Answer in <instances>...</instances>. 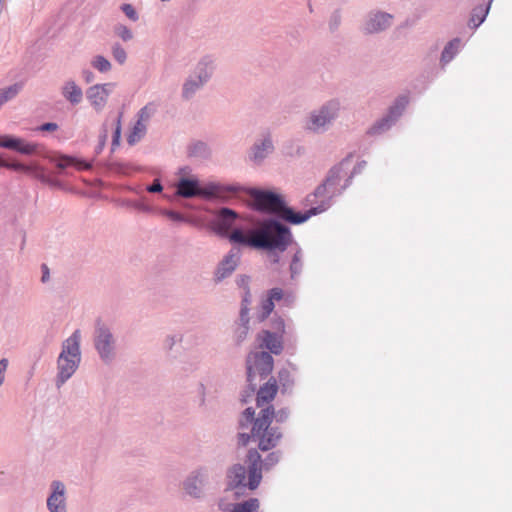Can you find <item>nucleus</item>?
<instances>
[{
  "label": "nucleus",
  "mask_w": 512,
  "mask_h": 512,
  "mask_svg": "<svg viewBox=\"0 0 512 512\" xmlns=\"http://www.w3.org/2000/svg\"><path fill=\"white\" fill-rule=\"evenodd\" d=\"M278 381L283 393L291 390L294 384L290 371L285 368L278 372Z\"/></svg>",
  "instance_id": "nucleus-36"
},
{
  "label": "nucleus",
  "mask_w": 512,
  "mask_h": 512,
  "mask_svg": "<svg viewBox=\"0 0 512 512\" xmlns=\"http://www.w3.org/2000/svg\"><path fill=\"white\" fill-rule=\"evenodd\" d=\"M264 409L272 410V415L270 416L271 422L275 419L277 423H285L289 419L290 409L287 407L280 408L276 411L272 405H268Z\"/></svg>",
  "instance_id": "nucleus-37"
},
{
  "label": "nucleus",
  "mask_w": 512,
  "mask_h": 512,
  "mask_svg": "<svg viewBox=\"0 0 512 512\" xmlns=\"http://www.w3.org/2000/svg\"><path fill=\"white\" fill-rule=\"evenodd\" d=\"M267 298L271 299L272 302L279 301L283 298V290L281 288L274 287L268 291Z\"/></svg>",
  "instance_id": "nucleus-57"
},
{
  "label": "nucleus",
  "mask_w": 512,
  "mask_h": 512,
  "mask_svg": "<svg viewBox=\"0 0 512 512\" xmlns=\"http://www.w3.org/2000/svg\"><path fill=\"white\" fill-rule=\"evenodd\" d=\"M81 332L76 329L62 344V351L57 359L56 386L60 388L76 372L81 361Z\"/></svg>",
  "instance_id": "nucleus-3"
},
{
  "label": "nucleus",
  "mask_w": 512,
  "mask_h": 512,
  "mask_svg": "<svg viewBox=\"0 0 512 512\" xmlns=\"http://www.w3.org/2000/svg\"><path fill=\"white\" fill-rule=\"evenodd\" d=\"M0 148L8 149L22 155H34L38 152L36 143L27 142L23 138L11 135H0Z\"/></svg>",
  "instance_id": "nucleus-12"
},
{
  "label": "nucleus",
  "mask_w": 512,
  "mask_h": 512,
  "mask_svg": "<svg viewBox=\"0 0 512 512\" xmlns=\"http://www.w3.org/2000/svg\"><path fill=\"white\" fill-rule=\"evenodd\" d=\"M163 214L167 216L170 220L175 222H184L186 221V217L180 212L174 210H164Z\"/></svg>",
  "instance_id": "nucleus-55"
},
{
  "label": "nucleus",
  "mask_w": 512,
  "mask_h": 512,
  "mask_svg": "<svg viewBox=\"0 0 512 512\" xmlns=\"http://www.w3.org/2000/svg\"><path fill=\"white\" fill-rule=\"evenodd\" d=\"M354 157V153H349L345 158H343L339 163L335 164L331 167L323 180L332 191H337L336 187L341 180V175L343 172V168L345 165L349 164Z\"/></svg>",
  "instance_id": "nucleus-23"
},
{
  "label": "nucleus",
  "mask_w": 512,
  "mask_h": 512,
  "mask_svg": "<svg viewBox=\"0 0 512 512\" xmlns=\"http://www.w3.org/2000/svg\"><path fill=\"white\" fill-rule=\"evenodd\" d=\"M266 252L268 253L272 264H280L281 257L279 255V253H282L281 251L274 250V251H266Z\"/></svg>",
  "instance_id": "nucleus-64"
},
{
  "label": "nucleus",
  "mask_w": 512,
  "mask_h": 512,
  "mask_svg": "<svg viewBox=\"0 0 512 512\" xmlns=\"http://www.w3.org/2000/svg\"><path fill=\"white\" fill-rule=\"evenodd\" d=\"M210 474V468L207 466H199L192 470L182 483L185 493L193 499H203L205 489L210 484Z\"/></svg>",
  "instance_id": "nucleus-8"
},
{
  "label": "nucleus",
  "mask_w": 512,
  "mask_h": 512,
  "mask_svg": "<svg viewBox=\"0 0 512 512\" xmlns=\"http://www.w3.org/2000/svg\"><path fill=\"white\" fill-rule=\"evenodd\" d=\"M393 15L383 11H371L362 25L364 34H378L391 27Z\"/></svg>",
  "instance_id": "nucleus-11"
},
{
  "label": "nucleus",
  "mask_w": 512,
  "mask_h": 512,
  "mask_svg": "<svg viewBox=\"0 0 512 512\" xmlns=\"http://www.w3.org/2000/svg\"><path fill=\"white\" fill-rule=\"evenodd\" d=\"M49 161L55 165L59 174L64 173V171L72 166L73 157L67 155H60L58 157H49Z\"/></svg>",
  "instance_id": "nucleus-35"
},
{
  "label": "nucleus",
  "mask_w": 512,
  "mask_h": 512,
  "mask_svg": "<svg viewBox=\"0 0 512 512\" xmlns=\"http://www.w3.org/2000/svg\"><path fill=\"white\" fill-rule=\"evenodd\" d=\"M215 69V58L212 55H205L200 58L190 75L198 79L199 83L207 84L212 78Z\"/></svg>",
  "instance_id": "nucleus-17"
},
{
  "label": "nucleus",
  "mask_w": 512,
  "mask_h": 512,
  "mask_svg": "<svg viewBox=\"0 0 512 512\" xmlns=\"http://www.w3.org/2000/svg\"><path fill=\"white\" fill-rule=\"evenodd\" d=\"M245 187L240 183L202 182L196 176H183L175 184V194L184 199L229 202L241 198Z\"/></svg>",
  "instance_id": "nucleus-2"
},
{
  "label": "nucleus",
  "mask_w": 512,
  "mask_h": 512,
  "mask_svg": "<svg viewBox=\"0 0 512 512\" xmlns=\"http://www.w3.org/2000/svg\"><path fill=\"white\" fill-rule=\"evenodd\" d=\"M146 130L147 128L145 123H141V121H136V123L134 124V126L132 127L131 131L127 136L128 144L132 146L139 142L146 134Z\"/></svg>",
  "instance_id": "nucleus-33"
},
{
  "label": "nucleus",
  "mask_w": 512,
  "mask_h": 512,
  "mask_svg": "<svg viewBox=\"0 0 512 512\" xmlns=\"http://www.w3.org/2000/svg\"><path fill=\"white\" fill-rule=\"evenodd\" d=\"M121 118L122 114L120 113L115 121V128L112 135V146H118L121 139Z\"/></svg>",
  "instance_id": "nucleus-50"
},
{
  "label": "nucleus",
  "mask_w": 512,
  "mask_h": 512,
  "mask_svg": "<svg viewBox=\"0 0 512 512\" xmlns=\"http://www.w3.org/2000/svg\"><path fill=\"white\" fill-rule=\"evenodd\" d=\"M342 22L341 10L336 9L332 12L329 18L328 27L331 33H334L338 30Z\"/></svg>",
  "instance_id": "nucleus-42"
},
{
  "label": "nucleus",
  "mask_w": 512,
  "mask_h": 512,
  "mask_svg": "<svg viewBox=\"0 0 512 512\" xmlns=\"http://www.w3.org/2000/svg\"><path fill=\"white\" fill-rule=\"evenodd\" d=\"M290 252L292 253L289 262V272L291 279L299 277L304 267V251L295 240L291 246H289Z\"/></svg>",
  "instance_id": "nucleus-21"
},
{
  "label": "nucleus",
  "mask_w": 512,
  "mask_h": 512,
  "mask_svg": "<svg viewBox=\"0 0 512 512\" xmlns=\"http://www.w3.org/2000/svg\"><path fill=\"white\" fill-rule=\"evenodd\" d=\"M258 420V416L255 417V410L253 407H247L242 413L239 418L238 426L239 429L245 430L248 429L250 426H255L256 421Z\"/></svg>",
  "instance_id": "nucleus-31"
},
{
  "label": "nucleus",
  "mask_w": 512,
  "mask_h": 512,
  "mask_svg": "<svg viewBox=\"0 0 512 512\" xmlns=\"http://www.w3.org/2000/svg\"><path fill=\"white\" fill-rule=\"evenodd\" d=\"M270 327V330L274 333H278V335L283 336V334L285 333V322L283 318H281L280 316L275 315L274 317L271 318Z\"/></svg>",
  "instance_id": "nucleus-44"
},
{
  "label": "nucleus",
  "mask_w": 512,
  "mask_h": 512,
  "mask_svg": "<svg viewBox=\"0 0 512 512\" xmlns=\"http://www.w3.org/2000/svg\"><path fill=\"white\" fill-rule=\"evenodd\" d=\"M153 112H154V110L149 105L144 106L138 112V120L137 121H141V123H145L146 121H148L151 118Z\"/></svg>",
  "instance_id": "nucleus-53"
},
{
  "label": "nucleus",
  "mask_w": 512,
  "mask_h": 512,
  "mask_svg": "<svg viewBox=\"0 0 512 512\" xmlns=\"http://www.w3.org/2000/svg\"><path fill=\"white\" fill-rule=\"evenodd\" d=\"M280 458V451L271 452L265 457L264 460H262V467H264L265 470H269L280 461Z\"/></svg>",
  "instance_id": "nucleus-43"
},
{
  "label": "nucleus",
  "mask_w": 512,
  "mask_h": 512,
  "mask_svg": "<svg viewBox=\"0 0 512 512\" xmlns=\"http://www.w3.org/2000/svg\"><path fill=\"white\" fill-rule=\"evenodd\" d=\"M340 110L338 100H330L319 109L313 110L306 122L305 128L314 133H323L328 126L337 118Z\"/></svg>",
  "instance_id": "nucleus-6"
},
{
  "label": "nucleus",
  "mask_w": 512,
  "mask_h": 512,
  "mask_svg": "<svg viewBox=\"0 0 512 512\" xmlns=\"http://www.w3.org/2000/svg\"><path fill=\"white\" fill-rule=\"evenodd\" d=\"M274 367V359L269 352H251L246 359V376L247 382H251V379L256 381V376L260 377V380L266 379Z\"/></svg>",
  "instance_id": "nucleus-7"
},
{
  "label": "nucleus",
  "mask_w": 512,
  "mask_h": 512,
  "mask_svg": "<svg viewBox=\"0 0 512 512\" xmlns=\"http://www.w3.org/2000/svg\"><path fill=\"white\" fill-rule=\"evenodd\" d=\"M92 340L99 359L104 364H111L117 356V337L112 327L100 317L95 320Z\"/></svg>",
  "instance_id": "nucleus-4"
},
{
  "label": "nucleus",
  "mask_w": 512,
  "mask_h": 512,
  "mask_svg": "<svg viewBox=\"0 0 512 512\" xmlns=\"http://www.w3.org/2000/svg\"><path fill=\"white\" fill-rule=\"evenodd\" d=\"M239 262L238 253L231 250L218 264L214 273V282L220 283L229 277L237 268Z\"/></svg>",
  "instance_id": "nucleus-19"
},
{
  "label": "nucleus",
  "mask_w": 512,
  "mask_h": 512,
  "mask_svg": "<svg viewBox=\"0 0 512 512\" xmlns=\"http://www.w3.org/2000/svg\"><path fill=\"white\" fill-rule=\"evenodd\" d=\"M248 217H243L235 210L229 207H221L218 209L213 220V226L215 231L222 237H226L230 241L231 234L242 227H236V223L239 220L246 221Z\"/></svg>",
  "instance_id": "nucleus-9"
},
{
  "label": "nucleus",
  "mask_w": 512,
  "mask_h": 512,
  "mask_svg": "<svg viewBox=\"0 0 512 512\" xmlns=\"http://www.w3.org/2000/svg\"><path fill=\"white\" fill-rule=\"evenodd\" d=\"M120 205L123 207H127V208H134L139 211L146 212V213H149L153 210V208L151 206H149L148 204H145V203H143L141 201H137V200H131V199L122 200Z\"/></svg>",
  "instance_id": "nucleus-39"
},
{
  "label": "nucleus",
  "mask_w": 512,
  "mask_h": 512,
  "mask_svg": "<svg viewBox=\"0 0 512 512\" xmlns=\"http://www.w3.org/2000/svg\"><path fill=\"white\" fill-rule=\"evenodd\" d=\"M114 32L118 37H120L125 42L130 41L133 38L132 31L126 25L123 24H117L114 27Z\"/></svg>",
  "instance_id": "nucleus-48"
},
{
  "label": "nucleus",
  "mask_w": 512,
  "mask_h": 512,
  "mask_svg": "<svg viewBox=\"0 0 512 512\" xmlns=\"http://www.w3.org/2000/svg\"><path fill=\"white\" fill-rule=\"evenodd\" d=\"M187 153L189 157L206 160L211 156V149L207 143L195 141L188 146Z\"/></svg>",
  "instance_id": "nucleus-27"
},
{
  "label": "nucleus",
  "mask_w": 512,
  "mask_h": 512,
  "mask_svg": "<svg viewBox=\"0 0 512 512\" xmlns=\"http://www.w3.org/2000/svg\"><path fill=\"white\" fill-rule=\"evenodd\" d=\"M394 123L388 119L386 116H383L381 119L377 120L368 130L367 135L369 136H378L388 131Z\"/></svg>",
  "instance_id": "nucleus-30"
},
{
  "label": "nucleus",
  "mask_w": 512,
  "mask_h": 512,
  "mask_svg": "<svg viewBox=\"0 0 512 512\" xmlns=\"http://www.w3.org/2000/svg\"><path fill=\"white\" fill-rule=\"evenodd\" d=\"M356 175H353V173L351 172L350 175L346 178L343 186L337 190V191H332V193L325 199H329L330 200V205L332 204V198L334 196H337V195H341L343 191H345L351 184H352V181H353V178L355 177Z\"/></svg>",
  "instance_id": "nucleus-51"
},
{
  "label": "nucleus",
  "mask_w": 512,
  "mask_h": 512,
  "mask_svg": "<svg viewBox=\"0 0 512 512\" xmlns=\"http://www.w3.org/2000/svg\"><path fill=\"white\" fill-rule=\"evenodd\" d=\"M259 348L266 349L271 355H280L283 351V336L271 330L263 329L257 334Z\"/></svg>",
  "instance_id": "nucleus-15"
},
{
  "label": "nucleus",
  "mask_w": 512,
  "mask_h": 512,
  "mask_svg": "<svg viewBox=\"0 0 512 512\" xmlns=\"http://www.w3.org/2000/svg\"><path fill=\"white\" fill-rule=\"evenodd\" d=\"M22 83H14L6 88L0 89V106L14 99L22 90Z\"/></svg>",
  "instance_id": "nucleus-32"
},
{
  "label": "nucleus",
  "mask_w": 512,
  "mask_h": 512,
  "mask_svg": "<svg viewBox=\"0 0 512 512\" xmlns=\"http://www.w3.org/2000/svg\"><path fill=\"white\" fill-rule=\"evenodd\" d=\"M493 0H488L486 4L475 6L470 14L469 27L477 29L486 19Z\"/></svg>",
  "instance_id": "nucleus-24"
},
{
  "label": "nucleus",
  "mask_w": 512,
  "mask_h": 512,
  "mask_svg": "<svg viewBox=\"0 0 512 512\" xmlns=\"http://www.w3.org/2000/svg\"><path fill=\"white\" fill-rule=\"evenodd\" d=\"M331 193L332 189L329 188V186L324 181H322V183H320L313 192L316 198H322L317 206H319L321 202L324 199H326Z\"/></svg>",
  "instance_id": "nucleus-47"
},
{
  "label": "nucleus",
  "mask_w": 512,
  "mask_h": 512,
  "mask_svg": "<svg viewBox=\"0 0 512 512\" xmlns=\"http://www.w3.org/2000/svg\"><path fill=\"white\" fill-rule=\"evenodd\" d=\"M58 129V124L55 122H45L39 125L36 130L41 132H52Z\"/></svg>",
  "instance_id": "nucleus-59"
},
{
  "label": "nucleus",
  "mask_w": 512,
  "mask_h": 512,
  "mask_svg": "<svg viewBox=\"0 0 512 512\" xmlns=\"http://www.w3.org/2000/svg\"><path fill=\"white\" fill-rule=\"evenodd\" d=\"M198 394H199V406L203 407L206 402V388L204 384L200 383L198 386Z\"/></svg>",
  "instance_id": "nucleus-63"
},
{
  "label": "nucleus",
  "mask_w": 512,
  "mask_h": 512,
  "mask_svg": "<svg viewBox=\"0 0 512 512\" xmlns=\"http://www.w3.org/2000/svg\"><path fill=\"white\" fill-rule=\"evenodd\" d=\"M247 383V387L240 393V401L243 404H247L257 390V382L255 380L251 379V382Z\"/></svg>",
  "instance_id": "nucleus-41"
},
{
  "label": "nucleus",
  "mask_w": 512,
  "mask_h": 512,
  "mask_svg": "<svg viewBox=\"0 0 512 512\" xmlns=\"http://www.w3.org/2000/svg\"><path fill=\"white\" fill-rule=\"evenodd\" d=\"M114 88L115 83L109 82L104 84H96L87 89V99L90 101V104L97 112L101 111L105 107L107 99Z\"/></svg>",
  "instance_id": "nucleus-13"
},
{
  "label": "nucleus",
  "mask_w": 512,
  "mask_h": 512,
  "mask_svg": "<svg viewBox=\"0 0 512 512\" xmlns=\"http://www.w3.org/2000/svg\"><path fill=\"white\" fill-rule=\"evenodd\" d=\"M206 84L199 83L198 79L189 74L182 85L181 96L184 100H190L194 95L201 90Z\"/></svg>",
  "instance_id": "nucleus-28"
},
{
  "label": "nucleus",
  "mask_w": 512,
  "mask_h": 512,
  "mask_svg": "<svg viewBox=\"0 0 512 512\" xmlns=\"http://www.w3.org/2000/svg\"><path fill=\"white\" fill-rule=\"evenodd\" d=\"M63 97L72 105L79 104L83 99L82 89L73 81H67L62 87Z\"/></svg>",
  "instance_id": "nucleus-25"
},
{
  "label": "nucleus",
  "mask_w": 512,
  "mask_h": 512,
  "mask_svg": "<svg viewBox=\"0 0 512 512\" xmlns=\"http://www.w3.org/2000/svg\"><path fill=\"white\" fill-rule=\"evenodd\" d=\"M275 307V304L274 302L271 301V299H264L261 303V310L260 312L258 313V320L260 322H263L264 320H266L269 315L272 313L273 309Z\"/></svg>",
  "instance_id": "nucleus-40"
},
{
  "label": "nucleus",
  "mask_w": 512,
  "mask_h": 512,
  "mask_svg": "<svg viewBox=\"0 0 512 512\" xmlns=\"http://www.w3.org/2000/svg\"><path fill=\"white\" fill-rule=\"evenodd\" d=\"M237 438H238V445L239 446H246V445H248L249 441L251 439H253L252 430L250 431V433H246V432L238 433Z\"/></svg>",
  "instance_id": "nucleus-60"
},
{
  "label": "nucleus",
  "mask_w": 512,
  "mask_h": 512,
  "mask_svg": "<svg viewBox=\"0 0 512 512\" xmlns=\"http://www.w3.org/2000/svg\"><path fill=\"white\" fill-rule=\"evenodd\" d=\"M259 500L257 498H249L248 500L233 505L231 512H258Z\"/></svg>",
  "instance_id": "nucleus-34"
},
{
  "label": "nucleus",
  "mask_w": 512,
  "mask_h": 512,
  "mask_svg": "<svg viewBox=\"0 0 512 512\" xmlns=\"http://www.w3.org/2000/svg\"><path fill=\"white\" fill-rule=\"evenodd\" d=\"M242 194L251 198L250 206L253 210L266 216H250L246 220L254 227L248 233L244 229L235 230L230 236V242L262 251L285 252L294 242V236L287 224H303L330 207V200L327 199L319 206L301 212L289 206L282 194L272 190L245 187Z\"/></svg>",
  "instance_id": "nucleus-1"
},
{
  "label": "nucleus",
  "mask_w": 512,
  "mask_h": 512,
  "mask_svg": "<svg viewBox=\"0 0 512 512\" xmlns=\"http://www.w3.org/2000/svg\"><path fill=\"white\" fill-rule=\"evenodd\" d=\"M181 340L180 335H168L165 340L166 347L171 350L176 342Z\"/></svg>",
  "instance_id": "nucleus-61"
},
{
  "label": "nucleus",
  "mask_w": 512,
  "mask_h": 512,
  "mask_svg": "<svg viewBox=\"0 0 512 512\" xmlns=\"http://www.w3.org/2000/svg\"><path fill=\"white\" fill-rule=\"evenodd\" d=\"M247 470L242 464H234L227 469L226 472V490L244 489L248 487V483L245 484Z\"/></svg>",
  "instance_id": "nucleus-20"
},
{
  "label": "nucleus",
  "mask_w": 512,
  "mask_h": 512,
  "mask_svg": "<svg viewBox=\"0 0 512 512\" xmlns=\"http://www.w3.org/2000/svg\"><path fill=\"white\" fill-rule=\"evenodd\" d=\"M65 491V485L61 481H52L51 493L47 498V509L49 512H67Z\"/></svg>",
  "instance_id": "nucleus-16"
},
{
  "label": "nucleus",
  "mask_w": 512,
  "mask_h": 512,
  "mask_svg": "<svg viewBox=\"0 0 512 512\" xmlns=\"http://www.w3.org/2000/svg\"><path fill=\"white\" fill-rule=\"evenodd\" d=\"M2 167L12 171L25 172L27 174H30L39 181H41L42 183L47 184L49 186L57 188L62 187L61 181L54 177L51 173H48L47 170L39 164L26 165L19 161H8L5 159Z\"/></svg>",
  "instance_id": "nucleus-10"
},
{
  "label": "nucleus",
  "mask_w": 512,
  "mask_h": 512,
  "mask_svg": "<svg viewBox=\"0 0 512 512\" xmlns=\"http://www.w3.org/2000/svg\"><path fill=\"white\" fill-rule=\"evenodd\" d=\"M278 387L277 380L274 377H270L265 384L260 386L256 393L257 407L270 403L274 399Z\"/></svg>",
  "instance_id": "nucleus-22"
},
{
  "label": "nucleus",
  "mask_w": 512,
  "mask_h": 512,
  "mask_svg": "<svg viewBox=\"0 0 512 512\" xmlns=\"http://www.w3.org/2000/svg\"><path fill=\"white\" fill-rule=\"evenodd\" d=\"M107 136H108V129H107V126L104 124L102 127V131L99 135L98 145L95 147L96 154H100L102 152V150L106 144Z\"/></svg>",
  "instance_id": "nucleus-52"
},
{
  "label": "nucleus",
  "mask_w": 512,
  "mask_h": 512,
  "mask_svg": "<svg viewBox=\"0 0 512 512\" xmlns=\"http://www.w3.org/2000/svg\"><path fill=\"white\" fill-rule=\"evenodd\" d=\"M163 190V185L160 179L156 178L153 182L146 186V191L149 193H160Z\"/></svg>",
  "instance_id": "nucleus-56"
},
{
  "label": "nucleus",
  "mask_w": 512,
  "mask_h": 512,
  "mask_svg": "<svg viewBox=\"0 0 512 512\" xmlns=\"http://www.w3.org/2000/svg\"><path fill=\"white\" fill-rule=\"evenodd\" d=\"M91 65L94 69L98 70L101 73H106L111 70L110 61L102 55H96L92 59Z\"/></svg>",
  "instance_id": "nucleus-38"
},
{
  "label": "nucleus",
  "mask_w": 512,
  "mask_h": 512,
  "mask_svg": "<svg viewBox=\"0 0 512 512\" xmlns=\"http://www.w3.org/2000/svg\"><path fill=\"white\" fill-rule=\"evenodd\" d=\"M272 410L261 409L258 413V420L252 427L253 440L258 441V448L261 451H269L275 448L283 437L278 426H272Z\"/></svg>",
  "instance_id": "nucleus-5"
},
{
  "label": "nucleus",
  "mask_w": 512,
  "mask_h": 512,
  "mask_svg": "<svg viewBox=\"0 0 512 512\" xmlns=\"http://www.w3.org/2000/svg\"><path fill=\"white\" fill-rule=\"evenodd\" d=\"M407 104L408 98L406 96L401 95L397 97L394 103L389 107L388 113L385 116L395 124L398 118L403 114Z\"/></svg>",
  "instance_id": "nucleus-29"
},
{
  "label": "nucleus",
  "mask_w": 512,
  "mask_h": 512,
  "mask_svg": "<svg viewBox=\"0 0 512 512\" xmlns=\"http://www.w3.org/2000/svg\"><path fill=\"white\" fill-rule=\"evenodd\" d=\"M72 166H74L78 170H90L92 169V163L85 160V159H79L73 157V163Z\"/></svg>",
  "instance_id": "nucleus-54"
},
{
  "label": "nucleus",
  "mask_w": 512,
  "mask_h": 512,
  "mask_svg": "<svg viewBox=\"0 0 512 512\" xmlns=\"http://www.w3.org/2000/svg\"><path fill=\"white\" fill-rule=\"evenodd\" d=\"M246 463L248 464V488L255 490L262 480V459L255 448L248 450Z\"/></svg>",
  "instance_id": "nucleus-14"
},
{
  "label": "nucleus",
  "mask_w": 512,
  "mask_h": 512,
  "mask_svg": "<svg viewBox=\"0 0 512 512\" xmlns=\"http://www.w3.org/2000/svg\"><path fill=\"white\" fill-rule=\"evenodd\" d=\"M461 47V39L460 38H453L450 40L444 47L440 62L442 67L447 65L450 61L453 60V58L459 53Z\"/></svg>",
  "instance_id": "nucleus-26"
},
{
  "label": "nucleus",
  "mask_w": 512,
  "mask_h": 512,
  "mask_svg": "<svg viewBox=\"0 0 512 512\" xmlns=\"http://www.w3.org/2000/svg\"><path fill=\"white\" fill-rule=\"evenodd\" d=\"M250 317H249V308L247 305L242 304L239 314V324H247L249 325Z\"/></svg>",
  "instance_id": "nucleus-58"
},
{
  "label": "nucleus",
  "mask_w": 512,
  "mask_h": 512,
  "mask_svg": "<svg viewBox=\"0 0 512 512\" xmlns=\"http://www.w3.org/2000/svg\"><path fill=\"white\" fill-rule=\"evenodd\" d=\"M41 282L47 283L50 280V270L47 264L43 263L41 264Z\"/></svg>",
  "instance_id": "nucleus-62"
},
{
  "label": "nucleus",
  "mask_w": 512,
  "mask_h": 512,
  "mask_svg": "<svg viewBox=\"0 0 512 512\" xmlns=\"http://www.w3.org/2000/svg\"><path fill=\"white\" fill-rule=\"evenodd\" d=\"M249 332V325L239 324L234 331V339L237 345H240L247 337Z\"/></svg>",
  "instance_id": "nucleus-45"
},
{
  "label": "nucleus",
  "mask_w": 512,
  "mask_h": 512,
  "mask_svg": "<svg viewBox=\"0 0 512 512\" xmlns=\"http://www.w3.org/2000/svg\"><path fill=\"white\" fill-rule=\"evenodd\" d=\"M120 9L131 21L136 22L139 19V14L132 4L123 3Z\"/></svg>",
  "instance_id": "nucleus-49"
},
{
  "label": "nucleus",
  "mask_w": 512,
  "mask_h": 512,
  "mask_svg": "<svg viewBox=\"0 0 512 512\" xmlns=\"http://www.w3.org/2000/svg\"><path fill=\"white\" fill-rule=\"evenodd\" d=\"M112 55L114 59L120 64H124L127 59V53L125 49L119 44L115 43L112 46Z\"/></svg>",
  "instance_id": "nucleus-46"
},
{
  "label": "nucleus",
  "mask_w": 512,
  "mask_h": 512,
  "mask_svg": "<svg viewBox=\"0 0 512 512\" xmlns=\"http://www.w3.org/2000/svg\"><path fill=\"white\" fill-rule=\"evenodd\" d=\"M274 151V145L271 137L265 136L264 138L257 140L249 151V160L256 165H260L265 158Z\"/></svg>",
  "instance_id": "nucleus-18"
}]
</instances>
